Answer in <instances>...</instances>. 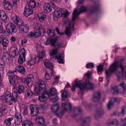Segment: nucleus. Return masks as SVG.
<instances>
[{
	"label": "nucleus",
	"instance_id": "obj_1",
	"mask_svg": "<svg viewBox=\"0 0 126 126\" xmlns=\"http://www.w3.org/2000/svg\"><path fill=\"white\" fill-rule=\"evenodd\" d=\"M68 14L67 11H64L63 9L59 8L57 11H54L53 16L54 19L55 20H57L58 18L62 16L64 18H66L63 22V23L64 25H66L67 27L65 31V33L68 37H70L72 31L74 30V25L73 23L70 21L69 19L67 18Z\"/></svg>",
	"mask_w": 126,
	"mask_h": 126
},
{
	"label": "nucleus",
	"instance_id": "obj_2",
	"mask_svg": "<svg viewBox=\"0 0 126 126\" xmlns=\"http://www.w3.org/2000/svg\"><path fill=\"white\" fill-rule=\"evenodd\" d=\"M76 87L79 88L81 92H83L87 89H93V86L92 83L88 80L86 81L85 83H82L81 81H77L76 83L71 87L72 91H74Z\"/></svg>",
	"mask_w": 126,
	"mask_h": 126
},
{
	"label": "nucleus",
	"instance_id": "obj_3",
	"mask_svg": "<svg viewBox=\"0 0 126 126\" xmlns=\"http://www.w3.org/2000/svg\"><path fill=\"white\" fill-rule=\"evenodd\" d=\"M28 4L25 7V10L23 14L26 17H28L32 14V8L37 7L39 5L38 2L36 3L34 0H27Z\"/></svg>",
	"mask_w": 126,
	"mask_h": 126
},
{
	"label": "nucleus",
	"instance_id": "obj_4",
	"mask_svg": "<svg viewBox=\"0 0 126 126\" xmlns=\"http://www.w3.org/2000/svg\"><path fill=\"white\" fill-rule=\"evenodd\" d=\"M84 0H80L78 2V3L80 5H78L77 8H76L73 12L72 18V21H74L78 17L80 13L86 10V7L81 4L82 1Z\"/></svg>",
	"mask_w": 126,
	"mask_h": 126
},
{
	"label": "nucleus",
	"instance_id": "obj_5",
	"mask_svg": "<svg viewBox=\"0 0 126 126\" xmlns=\"http://www.w3.org/2000/svg\"><path fill=\"white\" fill-rule=\"evenodd\" d=\"M17 94L16 92H13L12 95L10 92H6L4 95L5 102L8 104L11 105L13 104V101L15 102L17 101Z\"/></svg>",
	"mask_w": 126,
	"mask_h": 126
},
{
	"label": "nucleus",
	"instance_id": "obj_6",
	"mask_svg": "<svg viewBox=\"0 0 126 126\" xmlns=\"http://www.w3.org/2000/svg\"><path fill=\"white\" fill-rule=\"evenodd\" d=\"M48 93L46 92L43 93L41 96H39V100L41 101H44L49 97V96L54 95L56 94L57 91L54 88L50 89L48 91Z\"/></svg>",
	"mask_w": 126,
	"mask_h": 126
},
{
	"label": "nucleus",
	"instance_id": "obj_7",
	"mask_svg": "<svg viewBox=\"0 0 126 126\" xmlns=\"http://www.w3.org/2000/svg\"><path fill=\"white\" fill-rule=\"evenodd\" d=\"M120 88L123 89L122 93H125L126 90V84L124 82H123L120 83L116 87L113 88L111 90V92L113 93V94L115 95L119 93L118 89Z\"/></svg>",
	"mask_w": 126,
	"mask_h": 126
},
{
	"label": "nucleus",
	"instance_id": "obj_8",
	"mask_svg": "<svg viewBox=\"0 0 126 126\" xmlns=\"http://www.w3.org/2000/svg\"><path fill=\"white\" fill-rule=\"evenodd\" d=\"M6 28L7 30L12 34L16 33L17 31L16 26L13 23L10 22L7 24Z\"/></svg>",
	"mask_w": 126,
	"mask_h": 126
},
{
	"label": "nucleus",
	"instance_id": "obj_9",
	"mask_svg": "<svg viewBox=\"0 0 126 126\" xmlns=\"http://www.w3.org/2000/svg\"><path fill=\"white\" fill-rule=\"evenodd\" d=\"M14 124L16 125H18L22 122V116L20 113L16 112L14 115Z\"/></svg>",
	"mask_w": 126,
	"mask_h": 126
},
{
	"label": "nucleus",
	"instance_id": "obj_10",
	"mask_svg": "<svg viewBox=\"0 0 126 126\" xmlns=\"http://www.w3.org/2000/svg\"><path fill=\"white\" fill-rule=\"evenodd\" d=\"M34 78L32 75L28 76L27 78L25 79L24 82L29 86H31L33 84Z\"/></svg>",
	"mask_w": 126,
	"mask_h": 126
},
{
	"label": "nucleus",
	"instance_id": "obj_11",
	"mask_svg": "<svg viewBox=\"0 0 126 126\" xmlns=\"http://www.w3.org/2000/svg\"><path fill=\"white\" fill-rule=\"evenodd\" d=\"M31 110V115L32 116H34L37 115L38 113V108L33 105H31L30 107Z\"/></svg>",
	"mask_w": 126,
	"mask_h": 126
},
{
	"label": "nucleus",
	"instance_id": "obj_12",
	"mask_svg": "<svg viewBox=\"0 0 126 126\" xmlns=\"http://www.w3.org/2000/svg\"><path fill=\"white\" fill-rule=\"evenodd\" d=\"M62 107V110L64 111L70 110L71 108L70 103L68 102L63 103Z\"/></svg>",
	"mask_w": 126,
	"mask_h": 126
},
{
	"label": "nucleus",
	"instance_id": "obj_13",
	"mask_svg": "<svg viewBox=\"0 0 126 126\" xmlns=\"http://www.w3.org/2000/svg\"><path fill=\"white\" fill-rule=\"evenodd\" d=\"M12 20L14 23L19 26H22L23 24V22L20 18L16 16H15L12 18Z\"/></svg>",
	"mask_w": 126,
	"mask_h": 126
},
{
	"label": "nucleus",
	"instance_id": "obj_14",
	"mask_svg": "<svg viewBox=\"0 0 126 126\" xmlns=\"http://www.w3.org/2000/svg\"><path fill=\"white\" fill-rule=\"evenodd\" d=\"M44 63L46 67L51 69V75L52 76L53 75V71L52 69L53 66L52 64L51 63L50 61H48L47 60L44 61Z\"/></svg>",
	"mask_w": 126,
	"mask_h": 126
},
{
	"label": "nucleus",
	"instance_id": "obj_15",
	"mask_svg": "<svg viewBox=\"0 0 126 126\" xmlns=\"http://www.w3.org/2000/svg\"><path fill=\"white\" fill-rule=\"evenodd\" d=\"M20 30L23 33H27L28 32L30 26L27 24H25L19 26Z\"/></svg>",
	"mask_w": 126,
	"mask_h": 126
},
{
	"label": "nucleus",
	"instance_id": "obj_16",
	"mask_svg": "<svg viewBox=\"0 0 126 126\" xmlns=\"http://www.w3.org/2000/svg\"><path fill=\"white\" fill-rule=\"evenodd\" d=\"M9 79L10 83L13 85V89L16 88L17 85H18L17 84V83L16 82V80L13 76L10 75L9 76Z\"/></svg>",
	"mask_w": 126,
	"mask_h": 126
},
{
	"label": "nucleus",
	"instance_id": "obj_17",
	"mask_svg": "<svg viewBox=\"0 0 126 126\" xmlns=\"http://www.w3.org/2000/svg\"><path fill=\"white\" fill-rule=\"evenodd\" d=\"M2 58L4 60H6L7 62L8 63L11 62L12 61L11 56L9 53L5 52L4 53Z\"/></svg>",
	"mask_w": 126,
	"mask_h": 126
},
{
	"label": "nucleus",
	"instance_id": "obj_18",
	"mask_svg": "<svg viewBox=\"0 0 126 126\" xmlns=\"http://www.w3.org/2000/svg\"><path fill=\"white\" fill-rule=\"evenodd\" d=\"M47 33L48 35V37L50 38H53L56 35L54 30L53 29L50 28L48 29L47 31Z\"/></svg>",
	"mask_w": 126,
	"mask_h": 126
},
{
	"label": "nucleus",
	"instance_id": "obj_19",
	"mask_svg": "<svg viewBox=\"0 0 126 126\" xmlns=\"http://www.w3.org/2000/svg\"><path fill=\"white\" fill-rule=\"evenodd\" d=\"M57 40V38L54 37L53 38H50V39L47 38L45 43L46 45H48L51 44L52 46L54 45V43Z\"/></svg>",
	"mask_w": 126,
	"mask_h": 126
},
{
	"label": "nucleus",
	"instance_id": "obj_20",
	"mask_svg": "<svg viewBox=\"0 0 126 126\" xmlns=\"http://www.w3.org/2000/svg\"><path fill=\"white\" fill-rule=\"evenodd\" d=\"M0 43L3 46H8L9 43L8 38L7 37L3 38L1 37L0 38Z\"/></svg>",
	"mask_w": 126,
	"mask_h": 126
},
{
	"label": "nucleus",
	"instance_id": "obj_21",
	"mask_svg": "<svg viewBox=\"0 0 126 126\" xmlns=\"http://www.w3.org/2000/svg\"><path fill=\"white\" fill-rule=\"evenodd\" d=\"M37 83L39 86V87L41 89L44 91L45 90L46 85L45 82L40 79L37 80Z\"/></svg>",
	"mask_w": 126,
	"mask_h": 126
},
{
	"label": "nucleus",
	"instance_id": "obj_22",
	"mask_svg": "<svg viewBox=\"0 0 126 126\" xmlns=\"http://www.w3.org/2000/svg\"><path fill=\"white\" fill-rule=\"evenodd\" d=\"M36 122L39 124L45 125V120L42 116H37L36 117Z\"/></svg>",
	"mask_w": 126,
	"mask_h": 126
},
{
	"label": "nucleus",
	"instance_id": "obj_23",
	"mask_svg": "<svg viewBox=\"0 0 126 126\" xmlns=\"http://www.w3.org/2000/svg\"><path fill=\"white\" fill-rule=\"evenodd\" d=\"M7 17L5 13L2 10H0V19L4 22L6 21Z\"/></svg>",
	"mask_w": 126,
	"mask_h": 126
},
{
	"label": "nucleus",
	"instance_id": "obj_24",
	"mask_svg": "<svg viewBox=\"0 0 126 126\" xmlns=\"http://www.w3.org/2000/svg\"><path fill=\"white\" fill-rule=\"evenodd\" d=\"M43 9L44 12L45 13H47L51 12L52 9H51L50 7L49 6L47 3H45L43 5Z\"/></svg>",
	"mask_w": 126,
	"mask_h": 126
},
{
	"label": "nucleus",
	"instance_id": "obj_25",
	"mask_svg": "<svg viewBox=\"0 0 126 126\" xmlns=\"http://www.w3.org/2000/svg\"><path fill=\"white\" fill-rule=\"evenodd\" d=\"M101 94L99 92L95 93L94 94V97L92 98V100L94 102L97 101L99 100Z\"/></svg>",
	"mask_w": 126,
	"mask_h": 126
},
{
	"label": "nucleus",
	"instance_id": "obj_26",
	"mask_svg": "<svg viewBox=\"0 0 126 126\" xmlns=\"http://www.w3.org/2000/svg\"><path fill=\"white\" fill-rule=\"evenodd\" d=\"M16 71L20 72L21 74L24 73L25 71V68L23 66L18 65L16 67Z\"/></svg>",
	"mask_w": 126,
	"mask_h": 126
},
{
	"label": "nucleus",
	"instance_id": "obj_27",
	"mask_svg": "<svg viewBox=\"0 0 126 126\" xmlns=\"http://www.w3.org/2000/svg\"><path fill=\"white\" fill-rule=\"evenodd\" d=\"M64 57V55L63 54H61L59 55L58 56H55V59L57 60V61L58 63H63L64 62L63 60V59Z\"/></svg>",
	"mask_w": 126,
	"mask_h": 126
},
{
	"label": "nucleus",
	"instance_id": "obj_28",
	"mask_svg": "<svg viewBox=\"0 0 126 126\" xmlns=\"http://www.w3.org/2000/svg\"><path fill=\"white\" fill-rule=\"evenodd\" d=\"M37 58V56H34L33 58H31V60L28 61V64L30 66L33 65L36 62Z\"/></svg>",
	"mask_w": 126,
	"mask_h": 126
},
{
	"label": "nucleus",
	"instance_id": "obj_29",
	"mask_svg": "<svg viewBox=\"0 0 126 126\" xmlns=\"http://www.w3.org/2000/svg\"><path fill=\"white\" fill-rule=\"evenodd\" d=\"M59 106L58 104L53 105L51 108L52 111L55 113H57L59 109Z\"/></svg>",
	"mask_w": 126,
	"mask_h": 126
},
{
	"label": "nucleus",
	"instance_id": "obj_30",
	"mask_svg": "<svg viewBox=\"0 0 126 126\" xmlns=\"http://www.w3.org/2000/svg\"><path fill=\"white\" fill-rule=\"evenodd\" d=\"M26 92V96L27 98H31L33 96L34 94L30 90L28 89Z\"/></svg>",
	"mask_w": 126,
	"mask_h": 126
},
{
	"label": "nucleus",
	"instance_id": "obj_31",
	"mask_svg": "<svg viewBox=\"0 0 126 126\" xmlns=\"http://www.w3.org/2000/svg\"><path fill=\"white\" fill-rule=\"evenodd\" d=\"M37 16L39 20L41 21H44L46 18V15L42 13L38 14Z\"/></svg>",
	"mask_w": 126,
	"mask_h": 126
},
{
	"label": "nucleus",
	"instance_id": "obj_32",
	"mask_svg": "<svg viewBox=\"0 0 126 126\" xmlns=\"http://www.w3.org/2000/svg\"><path fill=\"white\" fill-rule=\"evenodd\" d=\"M4 3V8L8 10H11L12 7L11 4H10L9 2H6L5 1Z\"/></svg>",
	"mask_w": 126,
	"mask_h": 126
},
{
	"label": "nucleus",
	"instance_id": "obj_33",
	"mask_svg": "<svg viewBox=\"0 0 126 126\" xmlns=\"http://www.w3.org/2000/svg\"><path fill=\"white\" fill-rule=\"evenodd\" d=\"M42 29V28H38L36 30L34 33V36L35 38H37L38 37L41 36V30Z\"/></svg>",
	"mask_w": 126,
	"mask_h": 126
},
{
	"label": "nucleus",
	"instance_id": "obj_34",
	"mask_svg": "<svg viewBox=\"0 0 126 126\" xmlns=\"http://www.w3.org/2000/svg\"><path fill=\"white\" fill-rule=\"evenodd\" d=\"M29 113V111L28 110V108L26 106L24 107L22 109V114L23 116H28Z\"/></svg>",
	"mask_w": 126,
	"mask_h": 126
},
{
	"label": "nucleus",
	"instance_id": "obj_35",
	"mask_svg": "<svg viewBox=\"0 0 126 126\" xmlns=\"http://www.w3.org/2000/svg\"><path fill=\"white\" fill-rule=\"evenodd\" d=\"M25 57L19 56L18 59V63L19 64H22L25 61Z\"/></svg>",
	"mask_w": 126,
	"mask_h": 126
},
{
	"label": "nucleus",
	"instance_id": "obj_36",
	"mask_svg": "<svg viewBox=\"0 0 126 126\" xmlns=\"http://www.w3.org/2000/svg\"><path fill=\"white\" fill-rule=\"evenodd\" d=\"M13 117H11L7 118L4 121V123L7 125L10 126L11 125V121L13 120Z\"/></svg>",
	"mask_w": 126,
	"mask_h": 126
},
{
	"label": "nucleus",
	"instance_id": "obj_37",
	"mask_svg": "<svg viewBox=\"0 0 126 126\" xmlns=\"http://www.w3.org/2000/svg\"><path fill=\"white\" fill-rule=\"evenodd\" d=\"M26 54V51L24 48L21 49L19 53V56L25 57V56Z\"/></svg>",
	"mask_w": 126,
	"mask_h": 126
},
{
	"label": "nucleus",
	"instance_id": "obj_38",
	"mask_svg": "<svg viewBox=\"0 0 126 126\" xmlns=\"http://www.w3.org/2000/svg\"><path fill=\"white\" fill-rule=\"evenodd\" d=\"M12 56L15 57L18 51V48L15 47H13L12 48Z\"/></svg>",
	"mask_w": 126,
	"mask_h": 126
},
{
	"label": "nucleus",
	"instance_id": "obj_39",
	"mask_svg": "<svg viewBox=\"0 0 126 126\" xmlns=\"http://www.w3.org/2000/svg\"><path fill=\"white\" fill-rule=\"evenodd\" d=\"M16 91L20 94L22 93L24 91V87L22 85H19L16 89Z\"/></svg>",
	"mask_w": 126,
	"mask_h": 126
},
{
	"label": "nucleus",
	"instance_id": "obj_40",
	"mask_svg": "<svg viewBox=\"0 0 126 126\" xmlns=\"http://www.w3.org/2000/svg\"><path fill=\"white\" fill-rule=\"evenodd\" d=\"M22 125V126H32V123L29 121L26 120L23 122Z\"/></svg>",
	"mask_w": 126,
	"mask_h": 126
},
{
	"label": "nucleus",
	"instance_id": "obj_41",
	"mask_svg": "<svg viewBox=\"0 0 126 126\" xmlns=\"http://www.w3.org/2000/svg\"><path fill=\"white\" fill-rule=\"evenodd\" d=\"M82 111V110L80 108H76L75 109L74 113L75 114L74 116H76L80 113Z\"/></svg>",
	"mask_w": 126,
	"mask_h": 126
},
{
	"label": "nucleus",
	"instance_id": "obj_42",
	"mask_svg": "<svg viewBox=\"0 0 126 126\" xmlns=\"http://www.w3.org/2000/svg\"><path fill=\"white\" fill-rule=\"evenodd\" d=\"M68 93L65 91H64L61 94V96L63 99L65 100L67 98Z\"/></svg>",
	"mask_w": 126,
	"mask_h": 126
},
{
	"label": "nucleus",
	"instance_id": "obj_43",
	"mask_svg": "<svg viewBox=\"0 0 126 126\" xmlns=\"http://www.w3.org/2000/svg\"><path fill=\"white\" fill-rule=\"evenodd\" d=\"M54 46L55 48H59L62 46V43H59L58 42H56V41L54 43V45L53 46Z\"/></svg>",
	"mask_w": 126,
	"mask_h": 126
},
{
	"label": "nucleus",
	"instance_id": "obj_44",
	"mask_svg": "<svg viewBox=\"0 0 126 126\" xmlns=\"http://www.w3.org/2000/svg\"><path fill=\"white\" fill-rule=\"evenodd\" d=\"M6 110L5 108H1L0 109V118L3 116L5 114V112Z\"/></svg>",
	"mask_w": 126,
	"mask_h": 126
},
{
	"label": "nucleus",
	"instance_id": "obj_45",
	"mask_svg": "<svg viewBox=\"0 0 126 126\" xmlns=\"http://www.w3.org/2000/svg\"><path fill=\"white\" fill-rule=\"evenodd\" d=\"M9 73L11 74V75H10L13 76V77L15 79V78L16 79L18 78V77L16 75V71H10Z\"/></svg>",
	"mask_w": 126,
	"mask_h": 126
},
{
	"label": "nucleus",
	"instance_id": "obj_46",
	"mask_svg": "<svg viewBox=\"0 0 126 126\" xmlns=\"http://www.w3.org/2000/svg\"><path fill=\"white\" fill-rule=\"evenodd\" d=\"M45 55V52L44 51L42 52L38 57V58L39 60H40L42 59L44 57Z\"/></svg>",
	"mask_w": 126,
	"mask_h": 126
},
{
	"label": "nucleus",
	"instance_id": "obj_47",
	"mask_svg": "<svg viewBox=\"0 0 126 126\" xmlns=\"http://www.w3.org/2000/svg\"><path fill=\"white\" fill-rule=\"evenodd\" d=\"M57 49H55L52 50L50 53V55L53 56V55H56L57 53Z\"/></svg>",
	"mask_w": 126,
	"mask_h": 126
},
{
	"label": "nucleus",
	"instance_id": "obj_48",
	"mask_svg": "<svg viewBox=\"0 0 126 126\" xmlns=\"http://www.w3.org/2000/svg\"><path fill=\"white\" fill-rule=\"evenodd\" d=\"M49 6L50 7L51 9H52V8L54 9L56 7L55 5L53 2H50L48 3H47Z\"/></svg>",
	"mask_w": 126,
	"mask_h": 126
},
{
	"label": "nucleus",
	"instance_id": "obj_49",
	"mask_svg": "<svg viewBox=\"0 0 126 126\" xmlns=\"http://www.w3.org/2000/svg\"><path fill=\"white\" fill-rule=\"evenodd\" d=\"M40 88H37L36 87H35L34 92L37 95H38L40 92Z\"/></svg>",
	"mask_w": 126,
	"mask_h": 126
},
{
	"label": "nucleus",
	"instance_id": "obj_50",
	"mask_svg": "<svg viewBox=\"0 0 126 126\" xmlns=\"http://www.w3.org/2000/svg\"><path fill=\"white\" fill-rule=\"evenodd\" d=\"M126 112V107H124L122 108L121 114L122 116H123Z\"/></svg>",
	"mask_w": 126,
	"mask_h": 126
},
{
	"label": "nucleus",
	"instance_id": "obj_51",
	"mask_svg": "<svg viewBox=\"0 0 126 126\" xmlns=\"http://www.w3.org/2000/svg\"><path fill=\"white\" fill-rule=\"evenodd\" d=\"M91 74L89 72L87 73L84 75V78H85L86 77L87 79H88L90 78Z\"/></svg>",
	"mask_w": 126,
	"mask_h": 126
},
{
	"label": "nucleus",
	"instance_id": "obj_52",
	"mask_svg": "<svg viewBox=\"0 0 126 126\" xmlns=\"http://www.w3.org/2000/svg\"><path fill=\"white\" fill-rule=\"evenodd\" d=\"M113 102H111V101H109L107 105L108 108L109 109H110L113 105Z\"/></svg>",
	"mask_w": 126,
	"mask_h": 126
},
{
	"label": "nucleus",
	"instance_id": "obj_53",
	"mask_svg": "<svg viewBox=\"0 0 126 126\" xmlns=\"http://www.w3.org/2000/svg\"><path fill=\"white\" fill-rule=\"evenodd\" d=\"M59 99V97L58 96H56L55 97H53L50 99V100L53 102L57 101Z\"/></svg>",
	"mask_w": 126,
	"mask_h": 126
},
{
	"label": "nucleus",
	"instance_id": "obj_54",
	"mask_svg": "<svg viewBox=\"0 0 126 126\" xmlns=\"http://www.w3.org/2000/svg\"><path fill=\"white\" fill-rule=\"evenodd\" d=\"M97 71L98 72H100L103 70V66L102 65H100L97 67Z\"/></svg>",
	"mask_w": 126,
	"mask_h": 126
},
{
	"label": "nucleus",
	"instance_id": "obj_55",
	"mask_svg": "<svg viewBox=\"0 0 126 126\" xmlns=\"http://www.w3.org/2000/svg\"><path fill=\"white\" fill-rule=\"evenodd\" d=\"M45 79L47 80H48L50 78V77L49 74L47 72H46V73L45 75Z\"/></svg>",
	"mask_w": 126,
	"mask_h": 126
},
{
	"label": "nucleus",
	"instance_id": "obj_56",
	"mask_svg": "<svg viewBox=\"0 0 126 126\" xmlns=\"http://www.w3.org/2000/svg\"><path fill=\"white\" fill-rule=\"evenodd\" d=\"M86 65L87 68H92L94 67V65L92 63L87 64Z\"/></svg>",
	"mask_w": 126,
	"mask_h": 126
},
{
	"label": "nucleus",
	"instance_id": "obj_57",
	"mask_svg": "<svg viewBox=\"0 0 126 126\" xmlns=\"http://www.w3.org/2000/svg\"><path fill=\"white\" fill-rule=\"evenodd\" d=\"M55 29L57 32L58 34L59 35H62L63 34V33L62 32H60L59 29L58 28H55Z\"/></svg>",
	"mask_w": 126,
	"mask_h": 126
},
{
	"label": "nucleus",
	"instance_id": "obj_58",
	"mask_svg": "<svg viewBox=\"0 0 126 126\" xmlns=\"http://www.w3.org/2000/svg\"><path fill=\"white\" fill-rule=\"evenodd\" d=\"M103 113V110H101L97 111L96 114L97 115H99L102 114Z\"/></svg>",
	"mask_w": 126,
	"mask_h": 126
},
{
	"label": "nucleus",
	"instance_id": "obj_59",
	"mask_svg": "<svg viewBox=\"0 0 126 126\" xmlns=\"http://www.w3.org/2000/svg\"><path fill=\"white\" fill-rule=\"evenodd\" d=\"M60 78V76H54V80L55 81H57V82L58 83Z\"/></svg>",
	"mask_w": 126,
	"mask_h": 126
},
{
	"label": "nucleus",
	"instance_id": "obj_60",
	"mask_svg": "<svg viewBox=\"0 0 126 126\" xmlns=\"http://www.w3.org/2000/svg\"><path fill=\"white\" fill-rule=\"evenodd\" d=\"M112 101H114V102H119L120 101V100L118 98H113L112 99Z\"/></svg>",
	"mask_w": 126,
	"mask_h": 126
},
{
	"label": "nucleus",
	"instance_id": "obj_61",
	"mask_svg": "<svg viewBox=\"0 0 126 126\" xmlns=\"http://www.w3.org/2000/svg\"><path fill=\"white\" fill-rule=\"evenodd\" d=\"M3 59H0V65H4V62Z\"/></svg>",
	"mask_w": 126,
	"mask_h": 126
},
{
	"label": "nucleus",
	"instance_id": "obj_62",
	"mask_svg": "<svg viewBox=\"0 0 126 126\" xmlns=\"http://www.w3.org/2000/svg\"><path fill=\"white\" fill-rule=\"evenodd\" d=\"M112 122L113 124H117L118 123V121L117 119H114L112 120Z\"/></svg>",
	"mask_w": 126,
	"mask_h": 126
},
{
	"label": "nucleus",
	"instance_id": "obj_63",
	"mask_svg": "<svg viewBox=\"0 0 126 126\" xmlns=\"http://www.w3.org/2000/svg\"><path fill=\"white\" fill-rule=\"evenodd\" d=\"M90 118L89 117L86 118L84 120V121L85 122H88L90 121Z\"/></svg>",
	"mask_w": 126,
	"mask_h": 126
},
{
	"label": "nucleus",
	"instance_id": "obj_64",
	"mask_svg": "<svg viewBox=\"0 0 126 126\" xmlns=\"http://www.w3.org/2000/svg\"><path fill=\"white\" fill-rule=\"evenodd\" d=\"M28 35L29 36L32 37L34 36V33L32 32H30L29 33Z\"/></svg>",
	"mask_w": 126,
	"mask_h": 126
}]
</instances>
